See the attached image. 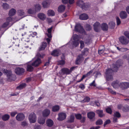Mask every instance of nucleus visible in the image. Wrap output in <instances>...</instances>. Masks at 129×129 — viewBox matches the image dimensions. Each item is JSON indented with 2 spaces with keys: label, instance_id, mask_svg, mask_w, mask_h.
<instances>
[{
  "label": "nucleus",
  "instance_id": "51",
  "mask_svg": "<svg viewBox=\"0 0 129 129\" xmlns=\"http://www.w3.org/2000/svg\"><path fill=\"white\" fill-rule=\"evenodd\" d=\"M103 121L101 119H99L96 122V125H100L102 124Z\"/></svg>",
  "mask_w": 129,
  "mask_h": 129
},
{
  "label": "nucleus",
  "instance_id": "30",
  "mask_svg": "<svg viewBox=\"0 0 129 129\" xmlns=\"http://www.w3.org/2000/svg\"><path fill=\"white\" fill-rule=\"evenodd\" d=\"M105 50V48L104 46H100L98 51V53L99 54L101 55L104 52Z\"/></svg>",
  "mask_w": 129,
  "mask_h": 129
},
{
  "label": "nucleus",
  "instance_id": "56",
  "mask_svg": "<svg viewBox=\"0 0 129 129\" xmlns=\"http://www.w3.org/2000/svg\"><path fill=\"white\" fill-rule=\"evenodd\" d=\"M89 85L90 86H93L95 87L96 86V84L95 83V80L93 81L92 82L90 83L89 84Z\"/></svg>",
  "mask_w": 129,
  "mask_h": 129
},
{
  "label": "nucleus",
  "instance_id": "61",
  "mask_svg": "<svg viewBox=\"0 0 129 129\" xmlns=\"http://www.w3.org/2000/svg\"><path fill=\"white\" fill-rule=\"evenodd\" d=\"M27 12L29 14H33L34 13V11L31 9H29L27 11Z\"/></svg>",
  "mask_w": 129,
  "mask_h": 129
},
{
  "label": "nucleus",
  "instance_id": "6",
  "mask_svg": "<svg viewBox=\"0 0 129 129\" xmlns=\"http://www.w3.org/2000/svg\"><path fill=\"white\" fill-rule=\"evenodd\" d=\"M119 39L120 42L123 45H126L129 42L128 39L123 36L120 37Z\"/></svg>",
  "mask_w": 129,
  "mask_h": 129
},
{
  "label": "nucleus",
  "instance_id": "39",
  "mask_svg": "<svg viewBox=\"0 0 129 129\" xmlns=\"http://www.w3.org/2000/svg\"><path fill=\"white\" fill-rule=\"evenodd\" d=\"M18 15L20 16H22L24 14V12L23 10H19L17 11Z\"/></svg>",
  "mask_w": 129,
  "mask_h": 129
},
{
  "label": "nucleus",
  "instance_id": "54",
  "mask_svg": "<svg viewBox=\"0 0 129 129\" xmlns=\"http://www.w3.org/2000/svg\"><path fill=\"white\" fill-rule=\"evenodd\" d=\"M106 112L110 114H111L112 113V111L111 108H108L106 109Z\"/></svg>",
  "mask_w": 129,
  "mask_h": 129
},
{
  "label": "nucleus",
  "instance_id": "60",
  "mask_svg": "<svg viewBox=\"0 0 129 129\" xmlns=\"http://www.w3.org/2000/svg\"><path fill=\"white\" fill-rule=\"evenodd\" d=\"M81 34L82 33V35H85L86 34V33L85 32V31L84 30L83 28L81 26Z\"/></svg>",
  "mask_w": 129,
  "mask_h": 129
},
{
  "label": "nucleus",
  "instance_id": "47",
  "mask_svg": "<svg viewBox=\"0 0 129 129\" xmlns=\"http://www.w3.org/2000/svg\"><path fill=\"white\" fill-rule=\"evenodd\" d=\"M116 20L117 23V25H119L121 22L120 20L118 17H117L116 18Z\"/></svg>",
  "mask_w": 129,
  "mask_h": 129
},
{
  "label": "nucleus",
  "instance_id": "62",
  "mask_svg": "<svg viewBox=\"0 0 129 129\" xmlns=\"http://www.w3.org/2000/svg\"><path fill=\"white\" fill-rule=\"evenodd\" d=\"M128 49L126 48H121L120 51L122 52H124L126 51Z\"/></svg>",
  "mask_w": 129,
  "mask_h": 129
},
{
  "label": "nucleus",
  "instance_id": "38",
  "mask_svg": "<svg viewBox=\"0 0 129 129\" xmlns=\"http://www.w3.org/2000/svg\"><path fill=\"white\" fill-rule=\"evenodd\" d=\"M89 4L87 3H83L82 5V8L85 10H87L89 7Z\"/></svg>",
  "mask_w": 129,
  "mask_h": 129
},
{
  "label": "nucleus",
  "instance_id": "64",
  "mask_svg": "<svg viewBox=\"0 0 129 129\" xmlns=\"http://www.w3.org/2000/svg\"><path fill=\"white\" fill-rule=\"evenodd\" d=\"M85 117L84 116L82 117L81 116V123H83L85 120Z\"/></svg>",
  "mask_w": 129,
  "mask_h": 129
},
{
  "label": "nucleus",
  "instance_id": "20",
  "mask_svg": "<svg viewBox=\"0 0 129 129\" xmlns=\"http://www.w3.org/2000/svg\"><path fill=\"white\" fill-rule=\"evenodd\" d=\"M46 124L47 126L49 127H51L53 125L54 122L52 119H49L46 120Z\"/></svg>",
  "mask_w": 129,
  "mask_h": 129
},
{
  "label": "nucleus",
  "instance_id": "43",
  "mask_svg": "<svg viewBox=\"0 0 129 129\" xmlns=\"http://www.w3.org/2000/svg\"><path fill=\"white\" fill-rule=\"evenodd\" d=\"M41 6L39 4H37L35 6V10L36 11H39L41 9Z\"/></svg>",
  "mask_w": 129,
  "mask_h": 129
},
{
  "label": "nucleus",
  "instance_id": "44",
  "mask_svg": "<svg viewBox=\"0 0 129 129\" xmlns=\"http://www.w3.org/2000/svg\"><path fill=\"white\" fill-rule=\"evenodd\" d=\"M90 98L88 97H86L84 98L83 100L81 101V102L84 103L85 102H88L90 100Z\"/></svg>",
  "mask_w": 129,
  "mask_h": 129
},
{
  "label": "nucleus",
  "instance_id": "52",
  "mask_svg": "<svg viewBox=\"0 0 129 129\" xmlns=\"http://www.w3.org/2000/svg\"><path fill=\"white\" fill-rule=\"evenodd\" d=\"M75 116L76 118L78 119H81V114H75Z\"/></svg>",
  "mask_w": 129,
  "mask_h": 129
},
{
  "label": "nucleus",
  "instance_id": "18",
  "mask_svg": "<svg viewBox=\"0 0 129 129\" xmlns=\"http://www.w3.org/2000/svg\"><path fill=\"white\" fill-rule=\"evenodd\" d=\"M51 54L55 57L58 56L60 55L59 50L55 49L52 51Z\"/></svg>",
  "mask_w": 129,
  "mask_h": 129
},
{
  "label": "nucleus",
  "instance_id": "13",
  "mask_svg": "<svg viewBox=\"0 0 129 129\" xmlns=\"http://www.w3.org/2000/svg\"><path fill=\"white\" fill-rule=\"evenodd\" d=\"M94 29L95 31L96 32L99 31L100 29V24L98 22H96L93 25Z\"/></svg>",
  "mask_w": 129,
  "mask_h": 129
},
{
  "label": "nucleus",
  "instance_id": "46",
  "mask_svg": "<svg viewBox=\"0 0 129 129\" xmlns=\"http://www.w3.org/2000/svg\"><path fill=\"white\" fill-rule=\"evenodd\" d=\"M122 110L123 111L127 112L129 110V106H126L123 107L122 108Z\"/></svg>",
  "mask_w": 129,
  "mask_h": 129
},
{
  "label": "nucleus",
  "instance_id": "33",
  "mask_svg": "<svg viewBox=\"0 0 129 129\" xmlns=\"http://www.w3.org/2000/svg\"><path fill=\"white\" fill-rule=\"evenodd\" d=\"M75 119L74 115L72 114H71L70 116L69 119L68 121V122L72 123L74 122Z\"/></svg>",
  "mask_w": 129,
  "mask_h": 129
},
{
  "label": "nucleus",
  "instance_id": "22",
  "mask_svg": "<svg viewBox=\"0 0 129 129\" xmlns=\"http://www.w3.org/2000/svg\"><path fill=\"white\" fill-rule=\"evenodd\" d=\"M47 46V43L46 42H43L42 44L39 48V50L40 51L44 50Z\"/></svg>",
  "mask_w": 129,
  "mask_h": 129
},
{
  "label": "nucleus",
  "instance_id": "9",
  "mask_svg": "<svg viewBox=\"0 0 129 129\" xmlns=\"http://www.w3.org/2000/svg\"><path fill=\"white\" fill-rule=\"evenodd\" d=\"M67 116L66 114L65 113L61 112L58 114L57 119L59 121H62L65 119Z\"/></svg>",
  "mask_w": 129,
  "mask_h": 129
},
{
  "label": "nucleus",
  "instance_id": "49",
  "mask_svg": "<svg viewBox=\"0 0 129 129\" xmlns=\"http://www.w3.org/2000/svg\"><path fill=\"white\" fill-rule=\"evenodd\" d=\"M21 125L23 127L27 126L28 125V124L26 121H24L22 122L21 123Z\"/></svg>",
  "mask_w": 129,
  "mask_h": 129
},
{
  "label": "nucleus",
  "instance_id": "42",
  "mask_svg": "<svg viewBox=\"0 0 129 129\" xmlns=\"http://www.w3.org/2000/svg\"><path fill=\"white\" fill-rule=\"evenodd\" d=\"M42 5L44 8H47L48 7L49 4L46 1H44L42 3Z\"/></svg>",
  "mask_w": 129,
  "mask_h": 129
},
{
  "label": "nucleus",
  "instance_id": "24",
  "mask_svg": "<svg viewBox=\"0 0 129 129\" xmlns=\"http://www.w3.org/2000/svg\"><path fill=\"white\" fill-rule=\"evenodd\" d=\"M32 64H27L26 66V70L29 72H31L34 70V68L32 67Z\"/></svg>",
  "mask_w": 129,
  "mask_h": 129
},
{
  "label": "nucleus",
  "instance_id": "11",
  "mask_svg": "<svg viewBox=\"0 0 129 129\" xmlns=\"http://www.w3.org/2000/svg\"><path fill=\"white\" fill-rule=\"evenodd\" d=\"M121 82L118 80H116L113 82L112 85L113 87L115 88H120Z\"/></svg>",
  "mask_w": 129,
  "mask_h": 129
},
{
  "label": "nucleus",
  "instance_id": "28",
  "mask_svg": "<svg viewBox=\"0 0 129 129\" xmlns=\"http://www.w3.org/2000/svg\"><path fill=\"white\" fill-rule=\"evenodd\" d=\"M102 29L103 31H107L108 29V26L105 23H103L101 26Z\"/></svg>",
  "mask_w": 129,
  "mask_h": 129
},
{
  "label": "nucleus",
  "instance_id": "17",
  "mask_svg": "<svg viewBox=\"0 0 129 129\" xmlns=\"http://www.w3.org/2000/svg\"><path fill=\"white\" fill-rule=\"evenodd\" d=\"M119 16L120 18L122 19L126 18L127 16V14L125 11H122L119 14Z\"/></svg>",
  "mask_w": 129,
  "mask_h": 129
},
{
  "label": "nucleus",
  "instance_id": "12",
  "mask_svg": "<svg viewBox=\"0 0 129 129\" xmlns=\"http://www.w3.org/2000/svg\"><path fill=\"white\" fill-rule=\"evenodd\" d=\"M61 73H59L60 75H68L70 74V70L66 68H63L61 70Z\"/></svg>",
  "mask_w": 129,
  "mask_h": 129
},
{
  "label": "nucleus",
  "instance_id": "41",
  "mask_svg": "<svg viewBox=\"0 0 129 129\" xmlns=\"http://www.w3.org/2000/svg\"><path fill=\"white\" fill-rule=\"evenodd\" d=\"M3 8L5 10H7L9 8V5L7 3H3L2 5Z\"/></svg>",
  "mask_w": 129,
  "mask_h": 129
},
{
  "label": "nucleus",
  "instance_id": "53",
  "mask_svg": "<svg viewBox=\"0 0 129 129\" xmlns=\"http://www.w3.org/2000/svg\"><path fill=\"white\" fill-rule=\"evenodd\" d=\"M17 113V112L16 111L13 112H11L10 115L11 116L13 117H14Z\"/></svg>",
  "mask_w": 129,
  "mask_h": 129
},
{
  "label": "nucleus",
  "instance_id": "27",
  "mask_svg": "<svg viewBox=\"0 0 129 129\" xmlns=\"http://www.w3.org/2000/svg\"><path fill=\"white\" fill-rule=\"evenodd\" d=\"M65 6L63 5H61L59 6L58 11L59 12H63L65 9Z\"/></svg>",
  "mask_w": 129,
  "mask_h": 129
},
{
  "label": "nucleus",
  "instance_id": "25",
  "mask_svg": "<svg viewBox=\"0 0 129 129\" xmlns=\"http://www.w3.org/2000/svg\"><path fill=\"white\" fill-rule=\"evenodd\" d=\"M89 53V49H88L85 48H84L82 52L81 55H84V56H86Z\"/></svg>",
  "mask_w": 129,
  "mask_h": 129
},
{
  "label": "nucleus",
  "instance_id": "31",
  "mask_svg": "<svg viewBox=\"0 0 129 129\" xmlns=\"http://www.w3.org/2000/svg\"><path fill=\"white\" fill-rule=\"evenodd\" d=\"M39 18L43 20H44L46 16L44 14L42 13H40L38 15Z\"/></svg>",
  "mask_w": 129,
  "mask_h": 129
},
{
  "label": "nucleus",
  "instance_id": "15",
  "mask_svg": "<svg viewBox=\"0 0 129 129\" xmlns=\"http://www.w3.org/2000/svg\"><path fill=\"white\" fill-rule=\"evenodd\" d=\"M50 110L46 109L43 110L42 113L43 117H48L50 114Z\"/></svg>",
  "mask_w": 129,
  "mask_h": 129
},
{
  "label": "nucleus",
  "instance_id": "32",
  "mask_svg": "<svg viewBox=\"0 0 129 129\" xmlns=\"http://www.w3.org/2000/svg\"><path fill=\"white\" fill-rule=\"evenodd\" d=\"M26 85V84L25 83H22L17 86L16 87V89H21L25 88Z\"/></svg>",
  "mask_w": 129,
  "mask_h": 129
},
{
  "label": "nucleus",
  "instance_id": "7",
  "mask_svg": "<svg viewBox=\"0 0 129 129\" xmlns=\"http://www.w3.org/2000/svg\"><path fill=\"white\" fill-rule=\"evenodd\" d=\"M25 118V115L22 113H18L16 117V119L18 121H21L23 120Z\"/></svg>",
  "mask_w": 129,
  "mask_h": 129
},
{
  "label": "nucleus",
  "instance_id": "48",
  "mask_svg": "<svg viewBox=\"0 0 129 129\" xmlns=\"http://www.w3.org/2000/svg\"><path fill=\"white\" fill-rule=\"evenodd\" d=\"M124 35L129 40V31H124Z\"/></svg>",
  "mask_w": 129,
  "mask_h": 129
},
{
  "label": "nucleus",
  "instance_id": "14",
  "mask_svg": "<svg viewBox=\"0 0 129 129\" xmlns=\"http://www.w3.org/2000/svg\"><path fill=\"white\" fill-rule=\"evenodd\" d=\"M41 62L40 59L39 58H38L33 62L31 63L32 65L34 67H37L39 66Z\"/></svg>",
  "mask_w": 129,
  "mask_h": 129
},
{
  "label": "nucleus",
  "instance_id": "35",
  "mask_svg": "<svg viewBox=\"0 0 129 129\" xmlns=\"http://www.w3.org/2000/svg\"><path fill=\"white\" fill-rule=\"evenodd\" d=\"M47 15L48 16H53L55 15V13L53 10H49L48 11Z\"/></svg>",
  "mask_w": 129,
  "mask_h": 129
},
{
  "label": "nucleus",
  "instance_id": "36",
  "mask_svg": "<svg viewBox=\"0 0 129 129\" xmlns=\"http://www.w3.org/2000/svg\"><path fill=\"white\" fill-rule=\"evenodd\" d=\"M88 18V15L86 14H81V19L86 20Z\"/></svg>",
  "mask_w": 129,
  "mask_h": 129
},
{
  "label": "nucleus",
  "instance_id": "8",
  "mask_svg": "<svg viewBox=\"0 0 129 129\" xmlns=\"http://www.w3.org/2000/svg\"><path fill=\"white\" fill-rule=\"evenodd\" d=\"M12 18L9 17L7 18L6 21L2 25V27L3 28H5L7 27L9 24L10 22L12 21Z\"/></svg>",
  "mask_w": 129,
  "mask_h": 129
},
{
  "label": "nucleus",
  "instance_id": "34",
  "mask_svg": "<svg viewBox=\"0 0 129 129\" xmlns=\"http://www.w3.org/2000/svg\"><path fill=\"white\" fill-rule=\"evenodd\" d=\"M96 113L98 114L99 116L100 117H103L104 115L103 113V111L102 110H97L96 111Z\"/></svg>",
  "mask_w": 129,
  "mask_h": 129
},
{
  "label": "nucleus",
  "instance_id": "40",
  "mask_svg": "<svg viewBox=\"0 0 129 129\" xmlns=\"http://www.w3.org/2000/svg\"><path fill=\"white\" fill-rule=\"evenodd\" d=\"M109 24L110 28L111 29H113L115 25V23L113 22H110Z\"/></svg>",
  "mask_w": 129,
  "mask_h": 129
},
{
  "label": "nucleus",
  "instance_id": "16",
  "mask_svg": "<svg viewBox=\"0 0 129 129\" xmlns=\"http://www.w3.org/2000/svg\"><path fill=\"white\" fill-rule=\"evenodd\" d=\"M74 30L76 32L81 33V24L80 23H76L75 27Z\"/></svg>",
  "mask_w": 129,
  "mask_h": 129
},
{
  "label": "nucleus",
  "instance_id": "10",
  "mask_svg": "<svg viewBox=\"0 0 129 129\" xmlns=\"http://www.w3.org/2000/svg\"><path fill=\"white\" fill-rule=\"evenodd\" d=\"M120 88L123 90L129 88V83L128 82H121Z\"/></svg>",
  "mask_w": 129,
  "mask_h": 129
},
{
  "label": "nucleus",
  "instance_id": "29",
  "mask_svg": "<svg viewBox=\"0 0 129 129\" xmlns=\"http://www.w3.org/2000/svg\"><path fill=\"white\" fill-rule=\"evenodd\" d=\"M10 116L8 114H5L3 115L2 117V119L4 121L8 120L10 118Z\"/></svg>",
  "mask_w": 129,
  "mask_h": 129
},
{
  "label": "nucleus",
  "instance_id": "59",
  "mask_svg": "<svg viewBox=\"0 0 129 129\" xmlns=\"http://www.w3.org/2000/svg\"><path fill=\"white\" fill-rule=\"evenodd\" d=\"M65 63V61L63 60H60L59 62V63L60 65H63Z\"/></svg>",
  "mask_w": 129,
  "mask_h": 129
},
{
  "label": "nucleus",
  "instance_id": "57",
  "mask_svg": "<svg viewBox=\"0 0 129 129\" xmlns=\"http://www.w3.org/2000/svg\"><path fill=\"white\" fill-rule=\"evenodd\" d=\"M110 122L111 121L109 119L107 120L104 123V126H105L106 125L110 123Z\"/></svg>",
  "mask_w": 129,
  "mask_h": 129
},
{
  "label": "nucleus",
  "instance_id": "4",
  "mask_svg": "<svg viewBox=\"0 0 129 129\" xmlns=\"http://www.w3.org/2000/svg\"><path fill=\"white\" fill-rule=\"evenodd\" d=\"M15 73L19 76L23 75L25 71L24 69L22 68L17 67L15 70Z\"/></svg>",
  "mask_w": 129,
  "mask_h": 129
},
{
  "label": "nucleus",
  "instance_id": "50",
  "mask_svg": "<svg viewBox=\"0 0 129 129\" xmlns=\"http://www.w3.org/2000/svg\"><path fill=\"white\" fill-rule=\"evenodd\" d=\"M86 29L88 31H90L91 29V26L89 24H87L86 25Z\"/></svg>",
  "mask_w": 129,
  "mask_h": 129
},
{
  "label": "nucleus",
  "instance_id": "45",
  "mask_svg": "<svg viewBox=\"0 0 129 129\" xmlns=\"http://www.w3.org/2000/svg\"><path fill=\"white\" fill-rule=\"evenodd\" d=\"M114 116L116 117L117 118H119L120 117L121 115L119 112H116L114 113Z\"/></svg>",
  "mask_w": 129,
  "mask_h": 129
},
{
  "label": "nucleus",
  "instance_id": "19",
  "mask_svg": "<svg viewBox=\"0 0 129 129\" xmlns=\"http://www.w3.org/2000/svg\"><path fill=\"white\" fill-rule=\"evenodd\" d=\"M95 115L94 113L92 112H90L87 113L88 118L90 120L92 119V120H93L94 119Z\"/></svg>",
  "mask_w": 129,
  "mask_h": 129
},
{
  "label": "nucleus",
  "instance_id": "23",
  "mask_svg": "<svg viewBox=\"0 0 129 129\" xmlns=\"http://www.w3.org/2000/svg\"><path fill=\"white\" fill-rule=\"evenodd\" d=\"M38 121L39 124H43L45 122V118L44 117H41L38 119Z\"/></svg>",
  "mask_w": 129,
  "mask_h": 129
},
{
  "label": "nucleus",
  "instance_id": "63",
  "mask_svg": "<svg viewBox=\"0 0 129 129\" xmlns=\"http://www.w3.org/2000/svg\"><path fill=\"white\" fill-rule=\"evenodd\" d=\"M113 122H117V117L114 116L113 118Z\"/></svg>",
  "mask_w": 129,
  "mask_h": 129
},
{
  "label": "nucleus",
  "instance_id": "5",
  "mask_svg": "<svg viewBox=\"0 0 129 129\" xmlns=\"http://www.w3.org/2000/svg\"><path fill=\"white\" fill-rule=\"evenodd\" d=\"M29 119L31 123H35L37 120L36 114L34 112L31 113L29 115Z\"/></svg>",
  "mask_w": 129,
  "mask_h": 129
},
{
  "label": "nucleus",
  "instance_id": "2",
  "mask_svg": "<svg viewBox=\"0 0 129 129\" xmlns=\"http://www.w3.org/2000/svg\"><path fill=\"white\" fill-rule=\"evenodd\" d=\"M73 41L72 44L73 46L75 47L79 45L80 42V39L81 38L80 35H78L77 34L74 35L73 36Z\"/></svg>",
  "mask_w": 129,
  "mask_h": 129
},
{
  "label": "nucleus",
  "instance_id": "26",
  "mask_svg": "<svg viewBox=\"0 0 129 129\" xmlns=\"http://www.w3.org/2000/svg\"><path fill=\"white\" fill-rule=\"evenodd\" d=\"M16 13V10L14 8H12L9 11V15L10 16H13L15 15Z\"/></svg>",
  "mask_w": 129,
  "mask_h": 129
},
{
  "label": "nucleus",
  "instance_id": "55",
  "mask_svg": "<svg viewBox=\"0 0 129 129\" xmlns=\"http://www.w3.org/2000/svg\"><path fill=\"white\" fill-rule=\"evenodd\" d=\"M108 91L112 94H116V92L115 91H113L110 88H108Z\"/></svg>",
  "mask_w": 129,
  "mask_h": 129
},
{
  "label": "nucleus",
  "instance_id": "37",
  "mask_svg": "<svg viewBox=\"0 0 129 129\" xmlns=\"http://www.w3.org/2000/svg\"><path fill=\"white\" fill-rule=\"evenodd\" d=\"M81 61V54H80L78 56L75 61L76 64H78L80 63Z\"/></svg>",
  "mask_w": 129,
  "mask_h": 129
},
{
  "label": "nucleus",
  "instance_id": "1",
  "mask_svg": "<svg viewBox=\"0 0 129 129\" xmlns=\"http://www.w3.org/2000/svg\"><path fill=\"white\" fill-rule=\"evenodd\" d=\"M122 63L121 60H117L115 64H113V69H109L106 70L105 73L106 79L108 81L113 80V72H116L118 68L121 65Z\"/></svg>",
  "mask_w": 129,
  "mask_h": 129
},
{
  "label": "nucleus",
  "instance_id": "21",
  "mask_svg": "<svg viewBox=\"0 0 129 129\" xmlns=\"http://www.w3.org/2000/svg\"><path fill=\"white\" fill-rule=\"evenodd\" d=\"M60 106L58 105L53 106L52 108V111L53 112H58L60 109Z\"/></svg>",
  "mask_w": 129,
  "mask_h": 129
},
{
  "label": "nucleus",
  "instance_id": "3",
  "mask_svg": "<svg viewBox=\"0 0 129 129\" xmlns=\"http://www.w3.org/2000/svg\"><path fill=\"white\" fill-rule=\"evenodd\" d=\"M5 73H6L8 77V80L9 81H13L14 80L12 79L13 77V74L11 70L5 69L4 70Z\"/></svg>",
  "mask_w": 129,
  "mask_h": 129
},
{
  "label": "nucleus",
  "instance_id": "58",
  "mask_svg": "<svg viewBox=\"0 0 129 129\" xmlns=\"http://www.w3.org/2000/svg\"><path fill=\"white\" fill-rule=\"evenodd\" d=\"M95 78H97L98 77H100L101 76V74L100 72H95Z\"/></svg>",
  "mask_w": 129,
  "mask_h": 129
}]
</instances>
